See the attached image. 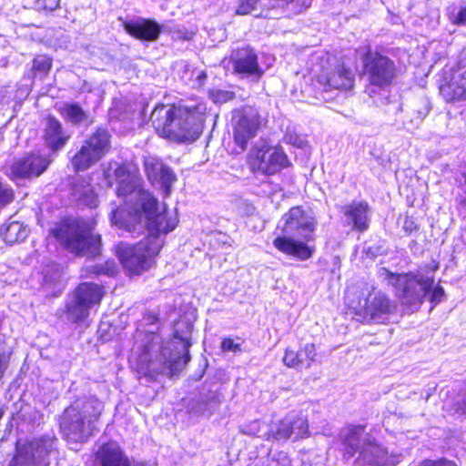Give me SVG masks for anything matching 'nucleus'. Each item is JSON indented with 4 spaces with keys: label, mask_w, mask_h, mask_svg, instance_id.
<instances>
[{
    "label": "nucleus",
    "mask_w": 466,
    "mask_h": 466,
    "mask_svg": "<svg viewBox=\"0 0 466 466\" xmlns=\"http://www.w3.org/2000/svg\"><path fill=\"white\" fill-rule=\"evenodd\" d=\"M104 176L108 186L111 177L116 183V193L124 198V208H113L110 213L111 223L128 233H138L145 228L148 235L136 245L121 243L117 246V256L123 267L130 274H140L149 269L163 246L161 234L166 235L175 229L178 223L177 212L167 210L165 204L159 205L153 195L142 188V178L130 167L110 163Z\"/></svg>",
    "instance_id": "obj_1"
},
{
    "label": "nucleus",
    "mask_w": 466,
    "mask_h": 466,
    "mask_svg": "<svg viewBox=\"0 0 466 466\" xmlns=\"http://www.w3.org/2000/svg\"><path fill=\"white\" fill-rule=\"evenodd\" d=\"M158 319L148 313L143 322L149 326L147 329H137L129 362L137 370L139 380L152 382L159 375L173 376L190 360V338L187 334L179 335L177 329L172 339L164 340L157 332Z\"/></svg>",
    "instance_id": "obj_2"
},
{
    "label": "nucleus",
    "mask_w": 466,
    "mask_h": 466,
    "mask_svg": "<svg viewBox=\"0 0 466 466\" xmlns=\"http://www.w3.org/2000/svg\"><path fill=\"white\" fill-rule=\"evenodd\" d=\"M316 219L310 212L301 207H294L279 220L273 247L280 253L299 261L309 259L315 247L312 233L316 229Z\"/></svg>",
    "instance_id": "obj_3"
},
{
    "label": "nucleus",
    "mask_w": 466,
    "mask_h": 466,
    "mask_svg": "<svg viewBox=\"0 0 466 466\" xmlns=\"http://www.w3.org/2000/svg\"><path fill=\"white\" fill-rule=\"evenodd\" d=\"M206 110L204 103L188 106L157 105L151 114V121L160 137L177 142H191L201 134Z\"/></svg>",
    "instance_id": "obj_4"
},
{
    "label": "nucleus",
    "mask_w": 466,
    "mask_h": 466,
    "mask_svg": "<svg viewBox=\"0 0 466 466\" xmlns=\"http://www.w3.org/2000/svg\"><path fill=\"white\" fill-rule=\"evenodd\" d=\"M104 409L96 397L76 400L66 408L60 419V429L68 441L85 442L94 433L95 423Z\"/></svg>",
    "instance_id": "obj_5"
},
{
    "label": "nucleus",
    "mask_w": 466,
    "mask_h": 466,
    "mask_svg": "<svg viewBox=\"0 0 466 466\" xmlns=\"http://www.w3.org/2000/svg\"><path fill=\"white\" fill-rule=\"evenodd\" d=\"M389 283L394 287L396 296L406 305L419 304L427 295L430 296L431 303L438 304L445 295L441 286L433 288V276L422 272L397 275L390 273Z\"/></svg>",
    "instance_id": "obj_6"
},
{
    "label": "nucleus",
    "mask_w": 466,
    "mask_h": 466,
    "mask_svg": "<svg viewBox=\"0 0 466 466\" xmlns=\"http://www.w3.org/2000/svg\"><path fill=\"white\" fill-rule=\"evenodd\" d=\"M354 296L353 289H349L346 293L348 306L365 320L381 323L392 312L393 305L390 300L369 283L362 285L357 299L353 298Z\"/></svg>",
    "instance_id": "obj_7"
},
{
    "label": "nucleus",
    "mask_w": 466,
    "mask_h": 466,
    "mask_svg": "<svg viewBox=\"0 0 466 466\" xmlns=\"http://www.w3.org/2000/svg\"><path fill=\"white\" fill-rule=\"evenodd\" d=\"M55 238L65 248L76 255H94L100 246V236L94 235L86 222L71 220L54 230Z\"/></svg>",
    "instance_id": "obj_8"
},
{
    "label": "nucleus",
    "mask_w": 466,
    "mask_h": 466,
    "mask_svg": "<svg viewBox=\"0 0 466 466\" xmlns=\"http://www.w3.org/2000/svg\"><path fill=\"white\" fill-rule=\"evenodd\" d=\"M56 438L50 435L18 441L10 466H49L51 457L56 451Z\"/></svg>",
    "instance_id": "obj_9"
},
{
    "label": "nucleus",
    "mask_w": 466,
    "mask_h": 466,
    "mask_svg": "<svg viewBox=\"0 0 466 466\" xmlns=\"http://www.w3.org/2000/svg\"><path fill=\"white\" fill-rule=\"evenodd\" d=\"M104 296L103 288L97 284L84 282L67 297L65 315L67 321L82 324L89 317L90 309L98 305Z\"/></svg>",
    "instance_id": "obj_10"
},
{
    "label": "nucleus",
    "mask_w": 466,
    "mask_h": 466,
    "mask_svg": "<svg viewBox=\"0 0 466 466\" xmlns=\"http://www.w3.org/2000/svg\"><path fill=\"white\" fill-rule=\"evenodd\" d=\"M248 164L254 174L271 176L287 167L289 162L281 147L258 142L250 149Z\"/></svg>",
    "instance_id": "obj_11"
},
{
    "label": "nucleus",
    "mask_w": 466,
    "mask_h": 466,
    "mask_svg": "<svg viewBox=\"0 0 466 466\" xmlns=\"http://www.w3.org/2000/svg\"><path fill=\"white\" fill-rule=\"evenodd\" d=\"M110 136L106 129L98 128L82 145L72 158V166L76 171H84L100 160L108 151Z\"/></svg>",
    "instance_id": "obj_12"
},
{
    "label": "nucleus",
    "mask_w": 466,
    "mask_h": 466,
    "mask_svg": "<svg viewBox=\"0 0 466 466\" xmlns=\"http://www.w3.org/2000/svg\"><path fill=\"white\" fill-rule=\"evenodd\" d=\"M231 122L234 141L244 151L258 134L260 126L258 113L251 106L238 108L232 112Z\"/></svg>",
    "instance_id": "obj_13"
},
{
    "label": "nucleus",
    "mask_w": 466,
    "mask_h": 466,
    "mask_svg": "<svg viewBox=\"0 0 466 466\" xmlns=\"http://www.w3.org/2000/svg\"><path fill=\"white\" fill-rule=\"evenodd\" d=\"M399 461L400 454L390 453L388 449L380 444L372 436L365 434L353 466H396Z\"/></svg>",
    "instance_id": "obj_14"
},
{
    "label": "nucleus",
    "mask_w": 466,
    "mask_h": 466,
    "mask_svg": "<svg viewBox=\"0 0 466 466\" xmlns=\"http://www.w3.org/2000/svg\"><path fill=\"white\" fill-rule=\"evenodd\" d=\"M328 66H324L317 76V82L324 91L350 90L354 86L355 75L353 71L346 67L344 63L336 61L331 64L328 59Z\"/></svg>",
    "instance_id": "obj_15"
},
{
    "label": "nucleus",
    "mask_w": 466,
    "mask_h": 466,
    "mask_svg": "<svg viewBox=\"0 0 466 466\" xmlns=\"http://www.w3.org/2000/svg\"><path fill=\"white\" fill-rule=\"evenodd\" d=\"M51 162L49 154L40 151L32 152L15 160L11 165L7 175L13 180L37 177L47 169Z\"/></svg>",
    "instance_id": "obj_16"
},
{
    "label": "nucleus",
    "mask_w": 466,
    "mask_h": 466,
    "mask_svg": "<svg viewBox=\"0 0 466 466\" xmlns=\"http://www.w3.org/2000/svg\"><path fill=\"white\" fill-rule=\"evenodd\" d=\"M272 437L278 441L307 438L309 436V424L307 417L301 413L291 411L280 420L272 429Z\"/></svg>",
    "instance_id": "obj_17"
},
{
    "label": "nucleus",
    "mask_w": 466,
    "mask_h": 466,
    "mask_svg": "<svg viewBox=\"0 0 466 466\" xmlns=\"http://www.w3.org/2000/svg\"><path fill=\"white\" fill-rule=\"evenodd\" d=\"M364 64L372 85L384 87L391 83L395 74V66L390 58L378 53L369 52Z\"/></svg>",
    "instance_id": "obj_18"
},
{
    "label": "nucleus",
    "mask_w": 466,
    "mask_h": 466,
    "mask_svg": "<svg viewBox=\"0 0 466 466\" xmlns=\"http://www.w3.org/2000/svg\"><path fill=\"white\" fill-rule=\"evenodd\" d=\"M95 461L99 466H156L151 462L131 461L116 442L102 445L96 452Z\"/></svg>",
    "instance_id": "obj_19"
},
{
    "label": "nucleus",
    "mask_w": 466,
    "mask_h": 466,
    "mask_svg": "<svg viewBox=\"0 0 466 466\" xmlns=\"http://www.w3.org/2000/svg\"><path fill=\"white\" fill-rule=\"evenodd\" d=\"M370 215V208L365 201H353L342 208L343 224L359 232L369 228Z\"/></svg>",
    "instance_id": "obj_20"
},
{
    "label": "nucleus",
    "mask_w": 466,
    "mask_h": 466,
    "mask_svg": "<svg viewBox=\"0 0 466 466\" xmlns=\"http://www.w3.org/2000/svg\"><path fill=\"white\" fill-rule=\"evenodd\" d=\"M231 60L234 69L238 74L259 78L264 73L258 66L257 55L249 47L239 48L234 51L231 55Z\"/></svg>",
    "instance_id": "obj_21"
},
{
    "label": "nucleus",
    "mask_w": 466,
    "mask_h": 466,
    "mask_svg": "<svg viewBox=\"0 0 466 466\" xmlns=\"http://www.w3.org/2000/svg\"><path fill=\"white\" fill-rule=\"evenodd\" d=\"M364 432L365 427L362 425H348L340 430L339 440L346 460L352 459L360 451L365 437Z\"/></svg>",
    "instance_id": "obj_22"
},
{
    "label": "nucleus",
    "mask_w": 466,
    "mask_h": 466,
    "mask_svg": "<svg viewBox=\"0 0 466 466\" xmlns=\"http://www.w3.org/2000/svg\"><path fill=\"white\" fill-rule=\"evenodd\" d=\"M68 135L63 128L61 123L54 116L46 118L44 129V141L46 146L53 152L62 149L68 139Z\"/></svg>",
    "instance_id": "obj_23"
},
{
    "label": "nucleus",
    "mask_w": 466,
    "mask_h": 466,
    "mask_svg": "<svg viewBox=\"0 0 466 466\" xmlns=\"http://www.w3.org/2000/svg\"><path fill=\"white\" fill-rule=\"evenodd\" d=\"M125 30L132 36L147 41L156 40L160 34V26L154 21L145 18L127 21Z\"/></svg>",
    "instance_id": "obj_24"
},
{
    "label": "nucleus",
    "mask_w": 466,
    "mask_h": 466,
    "mask_svg": "<svg viewBox=\"0 0 466 466\" xmlns=\"http://www.w3.org/2000/svg\"><path fill=\"white\" fill-rule=\"evenodd\" d=\"M448 87L452 90L453 98H461L466 95V56H461Z\"/></svg>",
    "instance_id": "obj_25"
},
{
    "label": "nucleus",
    "mask_w": 466,
    "mask_h": 466,
    "mask_svg": "<svg viewBox=\"0 0 466 466\" xmlns=\"http://www.w3.org/2000/svg\"><path fill=\"white\" fill-rule=\"evenodd\" d=\"M72 195L80 205L90 208H95L98 205L97 195L94 192L89 182L85 179L74 184Z\"/></svg>",
    "instance_id": "obj_26"
},
{
    "label": "nucleus",
    "mask_w": 466,
    "mask_h": 466,
    "mask_svg": "<svg viewBox=\"0 0 466 466\" xmlns=\"http://www.w3.org/2000/svg\"><path fill=\"white\" fill-rule=\"evenodd\" d=\"M28 228L19 221H11L0 228V237L10 245L23 241L28 235Z\"/></svg>",
    "instance_id": "obj_27"
},
{
    "label": "nucleus",
    "mask_w": 466,
    "mask_h": 466,
    "mask_svg": "<svg viewBox=\"0 0 466 466\" xmlns=\"http://www.w3.org/2000/svg\"><path fill=\"white\" fill-rule=\"evenodd\" d=\"M59 111L67 122L74 125L81 124L87 119V114L76 103L65 104L59 108Z\"/></svg>",
    "instance_id": "obj_28"
},
{
    "label": "nucleus",
    "mask_w": 466,
    "mask_h": 466,
    "mask_svg": "<svg viewBox=\"0 0 466 466\" xmlns=\"http://www.w3.org/2000/svg\"><path fill=\"white\" fill-rule=\"evenodd\" d=\"M144 167L148 179L155 183L157 177H159L160 172L166 166L157 157L147 156L144 159Z\"/></svg>",
    "instance_id": "obj_29"
},
{
    "label": "nucleus",
    "mask_w": 466,
    "mask_h": 466,
    "mask_svg": "<svg viewBox=\"0 0 466 466\" xmlns=\"http://www.w3.org/2000/svg\"><path fill=\"white\" fill-rule=\"evenodd\" d=\"M177 177L174 172L168 167H165V168L160 172L159 177H157L155 183H159L164 191L165 197H167L170 194V188L173 183L176 181Z\"/></svg>",
    "instance_id": "obj_30"
},
{
    "label": "nucleus",
    "mask_w": 466,
    "mask_h": 466,
    "mask_svg": "<svg viewBox=\"0 0 466 466\" xmlns=\"http://www.w3.org/2000/svg\"><path fill=\"white\" fill-rule=\"evenodd\" d=\"M299 360H302L303 368H310L316 358V348L313 343L305 344L299 351Z\"/></svg>",
    "instance_id": "obj_31"
},
{
    "label": "nucleus",
    "mask_w": 466,
    "mask_h": 466,
    "mask_svg": "<svg viewBox=\"0 0 466 466\" xmlns=\"http://www.w3.org/2000/svg\"><path fill=\"white\" fill-rule=\"evenodd\" d=\"M52 67V59L40 55L33 60L32 69L35 75L46 76Z\"/></svg>",
    "instance_id": "obj_32"
},
{
    "label": "nucleus",
    "mask_w": 466,
    "mask_h": 466,
    "mask_svg": "<svg viewBox=\"0 0 466 466\" xmlns=\"http://www.w3.org/2000/svg\"><path fill=\"white\" fill-rule=\"evenodd\" d=\"M209 98L216 104H223L235 97L234 92L224 89H211L208 92Z\"/></svg>",
    "instance_id": "obj_33"
},
{
    "label": "nucleus",
    "mask_w": 466,
    "mask_h": 466,
    "mask_svg": "<svg viewBox=\"0 0 466 466\" xmlns=\"http://www.w3.org/2000/svg\"><path fill=\"white\" fill-rule=\"evenodd\" d=\"M263 466H290V460L286 452L279 451L269 455Z\"/></svg>",
    "instance_id": "obj_34"
},
{
    "label": "nucleus",
    "mask_w": 466,
    "mask_h": 466,
    "mask_svg": "<svg viewBox=\"0 0 466 466\" xmlns=\"http://www.w3.org/2000/svg\"><path fill=\"white\" fill-rule=\"evenodd\" d=\"M283 363L289 367L293 369H301L302 366V360H299L298 351H294L292 350H286L284 357H283Z\"/></svg>",
    "instance_id": "obj_35"
},
{
    "label": "nucleus",
    "mask_w": 466,
    "mask_h": 466,
    "mask_svg": "<svg viewBox=\"0 0 466 466\" xmlns=\"http://www.w3.org/2000/svg\"><path fill=\"white\" fill-rule=\"evenodd\" d=\"M61 278V268L57 264H52L47 266L44 270V280L45 283L56 282Z\"/></svg>",
    "instance_id": "obj_36"
},
{
    "label": "nucleus",
    "mask_w": 466,
    "mask_h": 466,
    "mask_svg": "<svg viewBox=\"0 0 466 466\" xmlns=\"http://www.w3.org/2000/svg\"><path fill=\"white\" fill-rule=\"evenodd\" d=\"M61 0H35V7L37 10L52 12L57 9Z\"/></svg>",
    "instance_id": "obj_37"
},
{
    "label": "nucleus",
    "mask_w": 466,
    "mask_h": 466,
    "mask_svg": "<svg viewBox=\"0 0 466 466\" xmlns=\"http://www.w3.org/2000/svg\"><path fill=\"white\" fill-rule=\"evenodd\" d=\"M221 350L225 352L239 353L242 351L241 343L230 338H226L221 342Z\"/></svg>",
    "instance_id": "obj_38"
},
{
    "label": "nucleus",
    "mask_w": 466,
    "mask_h": 466,
    "mask_svg": "<svg viewBox=\"0 0 466 466\" xmlns=\"http://www.w3.org/2000/svg\"><path fill=\"white\" fill-rule=\"evenodd\" d=\"M14 198L13 189L0 183V208L9 204Z\"/></svg>",
    "instance_id": "obj_39"
},
{
    "label": "nucleus",
    "mask_w": 466,
    "mask_h": 466,
    "mask_svg": "<svg viewBox=\"0 0 466 466\" xmlns=\"http://www.w3.org/2000/svg\"><path fill=\"white\" fill-rule=\"evenodd\" d=\"M258 2V0H241L238 6L237 14L242 15L249 14L252 10L255 9Z\"/></svg>",
    "instance_id": "obj_40"
},
{
    "label": "nucleus",
    "mask_w": 466,
    "mask_h": 466,
    "mask_svg": "<svg viewBox=\"0 0 466 466\" xmlns=\"http://www.w3.org/2000/svg\"><path fill=\"white\" fill-rule=\"evenodd\" d=\"M402 229L407 234H411L413 231L418 229L417 223L415 219L411 217L405 216L402 219Z\"/></svg>",
    "instance_id": "obj_41"
},
{
    "label": "nucleus",
    "mask_w": 466,
    "mask_h": 466,
    "mask_svg": "<svg viewBox=\"0 0 466 466\" xmlns=\"http://www.w3.org/2000/svg\"><path fill=\"white\" fill-rule=\"evenodd\" d=\"M193 76H195V80L193 82V87H195V88L201 87L207 79L206 72L203 70H196L193 72Z\"/></svg>",
    "instance_id": "obj_42"
},
{
    "label": "nucleus",
    "mask_w": 466,
    "mask_h": 466,
    "mask_svg": "<svg viewBox=\"0 0 466 466\" xmlns=\"http://www.w3.org/2000/svg\"><path fill=\"white\" fill-rule=\"evenodd\" d=\"M286 139L289 144L297 147H302L305 144V139L297 135L288 134Z\"/></svg>",
    "instance_id": "obj_43"
},
{
    "label": "nucleus",
    "mask_w": 466,
    "mask_h": 466,
    "mask_svg": "<svg viewBox=\"0 0 466 466\" xmlns=\"http://www.w3.org/2000/svg\"><path fill=\"white\" fill-rule=\"evenodd\" d=\"M420 466H455L452 462L448 461H425Z\"/></svg>",
    "instance_id": "obj_44"
},
{
    "label": "nucleus",
    "mask_w": 466,
    "mask_h": 466,
    "mask_svg": "<svg viewBox=\"0 0 466 466\" xmlns=\"http://www.w3.org/2000/svg\"><path fill=\"white\" fill-rule=\"evenodd\" d=\"M454 23L458 25L466 23V7H463L459 11L456 18L454 19Z\"/></svg>",
    "instance_id": "obj_45"
},
{
    "label": "nucleus",
    "mask_w": 466,
    "mask_h": 466,
    "mask_svg": "<svg viewBox=\"0 0 466 466\" xmlns=\"http://www.w3.org/2000/svg\"><path fill=\"white\" fill-rule=\"evenodd\" d=\"M458 410H461V413L466 414V397L459 403Z\"/></svg>",
    "instance_id": "obj_46"
},
{
    "label": "nucleus",
    "mask_w": 466,
    "mask_h": 466,
    "mask_svg": "<svg viewBox=\"0 0 466 466\" xmlns=\"http://www.w3.org/2000/svg\"><path fill=\"white\" fill-rule=\"evenodd\" d=\"M461 238L466 242V228L464 229V233L461 235Z\"/></svg>",
    "instance_id": "obj_47"
},
{
    "label": "nucleus",
    "mask_w": 466,
    "mask_h": 466,
    "mask_svg": "<svg viewBox=\"0 0 466 466\" xmlns=\"http://www.w3.org/2000/svg\"><path fill=\"white\" fill-rule=\"evenodd\" d=\"M191 330V325L187 326V333H190Z\"/></svg>",
    "instance_id": "obj_48"
}]
</instances>
